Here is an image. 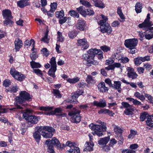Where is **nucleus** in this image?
<instances>
[{"label":"nucleus","instance_id":"26","mask_svg":"<svg viewBox=\"0 0 153 153\" xmlns=\"http://www.w3.org/2000/svg\"><path fill=\"white\" fill-rule=\"evenodd\" d=\"M39 129H40V130L44 129L48 132H51L52 133L54 132L55 131V130L54 128L50 126H40Z\"/></svg>","mask_w":153,"mask_h":153},{"label":"nucleus","instance_id":"64","mask_svg":"<svg viewBox=\"0 0 153 153\" xmlns=\"http://www.w3.org/2000/svg\"><path fill=\"white\" fill-rule=\"evenodd\" d=\"M117 143V141L115 139H112L110 140L109 145L110 146H113L115 144H116Z\"/></svg>","mask_w":153,"mask_h":153},{"label":"nucleus","instance_id":"8","mask_svg":"<svg viewBox=\"0 0 153 153\" xmlns=\"http://www.w3.org/2000/svg\"><path fill=\"white\" fill-rule=\"evenodd\" d=\"M121 104L123 108H126L124 113L127 115H132L134 110V106L126 102H122Z\"/></svg>","mask_w":153,"mask_h":153},{"label":"nucleus","instance_id":"53","mask_svg":"<svg viewBox=\"0 0 153 153\" xmlns=\"http://www.w3.org/2000/svg\"><path fill=\"white\" fill-rule=\"evenodd\" d=\"M94 12L93 10H91L90 9H88L86 10V14L85 17L87 15L92 16L94 14Z\"/></svg>","mask_w":153,"mask_h":153},{"label":"nucleus","instance_id":"32","mask_svg":"<svg viewBox=\"0 0 153 153\" xmlns=\"http://www.w3.org/2000/svg\"><path fill=\"white\" fill-rule=\"evenodd\" d=\"M117 13L121 19H122V20H120V21L121 22H123V20L125 19V17L124 16V15L122 11V10L120 7H118L117 8Z\"/></svg>","mask_w":153,"mask_h":153},{"label":"nucleus","instance_id":"13","mask_svg":"<svg viewBox=\"0 0 153 153\" xmlns=\"http://www.w3.org/2000/svg\"><path fill=\"white\" fill-rule=\"evenodd\" d=\"M77 28L81 31H85L87 29L86 22L82 19L78 20L76 25Z\"/></svg>","mask_w":153,"mask_h":153},{"label":"nucleus","instance_id":"7","mask_svg":"<svg viewBox=\"0 0 153 153\" xmlns=\"http://www.w3.org/2000/svg\"><path fill=\"white\" fill-rule=\"evenodd\" d=\"M2 15L4 18L5 20L4 21V25H7L12 24V22L11 19L12 18L11 13L10 10H5L2 11Z\"/></svg>","mask_w":153,"mask_h":153},{"label":"nucleus","instance_id":"6","mask_svg":"<svg viewBox=\"0 0 153 153\" xmlns=\"http://www.w3.org/2000/svg\"><path fill=\"white\" fill-rule=\"evenodd\" d=\"M80 112V110L76 109L69 112L68 115L72 117L71 120L72 122L78 123L81 121V117L79 114Z\"/></svg>","mask_w":153,"mask_h":153},{"label":"nucleus","instance_id":"57","mask_svg":"<svg viewBox=\"0 0 153 153\" xmlns=\"http://www.w3.org/2000/svg\"><path fill=\"white\" fill-rule=\"evenodd\" d=\"M76 145L75 143L72 142L71 141H68L65 144L66 146H69L71 148L74 147Z\"/></svg>","mask_w":153,"mask_h":153},{"label":"nucleus","instance_id":"63","mask_svg":"<svg viewBox=\"0 0 153 153\" xmlns=\"http://www.w3.org/2000/svg\"><path fill=\"white\" fill-rule=\"evenodd\" d=\"M76 34L74 32H70L68 34L69 37L71 38H74L76 36Z\"/></svg>","mask_w":153,"mask_h":153},{"label":"nucleus","instance_id":"54","mask_svg":"<svg viewBox=\"0 0 153 153\" xmlns=\"http://www.w3.org/2000/svg\"><path fill=\"white\" fill-rule=\"evenodd\" d=\"M138 36L139 37V39L141 41H142L145 38V34H144L142 31H139L138 32Z\"/></svg>","mask_w":153,"mask_h":153},{"label":"nucleus","instance_id":"62","mask_svg":"<svg viewBox=\"0 0 153 153\" xmlns=\"http://www.w3.org/2000/svg\"><path fill=\"white\" fill-rule=\"evenodd\" d=\"M114 62V61L112 58H110L106 60L105 64L107 65H109L113 63Z\"/></svg>","mask_w":153,"mask_h":153},{"label":"nucleus","instance_id":"40","mask_svg":"<svg viewBox=\"0 0 153 153\" xmlns=\"http://www.w3.org/2000/svg\"><path fill=\"white\" fill-rule=\"evenodd\" d=\"M50 63L51 66V67L54 68L56 67V58L55 57H53L51 58L50 61Z\"/></svg>","mask_w":153,"mask_h":153},{"label":"nucleus","instance_id":"60","mask_svg":"<svg viewBox=\"0 0 153 153\" xmlns=\"http://www.w3.org/2000/svg\"><path fill=\"white\" fill-rule=\"evenodd\" d=\"M120 62L123 63H126L129 61V59L126 57H122L121 58Z\"/></svg>","mask_w":153,"mask_h":153},{"label":"nucleus","instance_id":"11","mask_svg":"<svg viewBox=\"0 0 153 153\" xmlns=\"http://www.w3.org/2000/svg\"><path fill=\"white\" fill-rule=\"evenodd\" d=\"M77 43L78 46L82 47V49L83 50L87 49L89 46V44L85 38L78 39Z\"/></svg>","mask_w":153,"mask_h":153},{"label":"nucleus","instance_id":"17","mask_svg":"<svg viewBox=\"0 0 153 153\" xmlns=\"http://www.w3.org/2000/svg\"><path fill=\"white\" fill-rule=\"evenodd\" d=\"M40 127L38 126L36 127L37 129L36 131L33 134V137L36 142L39 143L41 138L40 133H42V130H40L39 129Z\"/></svg>","mask_w":153,"mask_h":153},{"label":"nucleus","instance_id":"50","mask_svg":"<svg viewBox=\"0 0 153 153\" xmlns=\"http://www.w3.org/2000/svg\"><path fill=\"white\" fill-rule=\"evenodd\" d=\"M57 4L56 3H51V9L50 10V12L53 13L56 10L57 8Z\"/></svg>","mask_w":153,"mask_h":153},{"label":"nucleus","instance_id":"19","mask_svg":"<svg viewBox=\"0 0 153 153\" xmlns=\"http://www.w3.org/2000/svg\"><path fill=\"white\" fill-rule=\"evenodd\" d=\"M23 43L21 40L19 38L16 39L15 41V48L13 50H15L16 52L19 51V49L22 46Z\"/></svg>","mask_w":153,"mask_h":153},{"label":"nucleus","instance_id":"29","mask_svg":"<svg viewBox=\"0 0 153 153\" xmlns=\"http://www.w3.org/2000/svg\"><path fill=\"white\" fill-rule=\"evenodd\" d=\"M146 122L147 125L151 127H153V115L149 116Z\"/></svg>","mask_w":153,"mask_h":153},{"label":"nucleus","instance_id":"5","mask_svg":"<svg viewBox=\"0 0 153 153\" xmlns=\"http://www.w3.org/2000/svg\"><path fill=\"white\" fill-rule=\"evenodd\" d=\"M53 107H41L39 108L40 110L43 111L45 112V114L50 115L55 114L56 113H60L61 111L62 110L60 108H56L54 110H53Z\"/></svg>","mask_w":153,"mask_h":153},{"label":"nucleus","instance_id":"2","mask_svg":"<svg viewBox=\"0 0 153 153\" xmlns=\"http://www.w3.org/2000/svg\"><path fill=\"white\" fill-rule=\"evenodd\" d=\"M137 39L134 38L125 40L124 44L125 46L129 49L128 52L132 54H134L137 51L135 47L137 45Z\"/></svg>","mask_w":153,"mask_h":153},{"label":"nucleus","instance_id":"3","mask_svg":"<svg viewBox=\"0 0 153 153\" xmlns=\"http://www.w3.org/2000/svg\"><path fill=\"white\" fill-rule=\"evenodd\" d=\"M89 127L92 130L94 131L92 133L93 134L97 135L99 137H101L103 134L102 131H106L107 129V127L105 125L102 126L100 125L94 124L93 123L89 125Z\"/></svg>","mask_w":153,"mask_h":153},{"label":"nucleus","instance_id":"45","mask_svg":"<svg viewBox=\"0 0 153 153\" xmlns=\"http://www.w3.org/2000/svg\"><path fill=\"white\" fill-rule=\"evenodd\" d=\"M142 57L138 56L137 57L134 58V64L137 65H140L143 62Z\"/></svg>","mask_w":153,"mask_h":153},{"label":"nucleus","instance_id":"27","mask_svg":"<svg viewBox=\"0 0 153 153\" xmlns=\"http://www.w3.org/2000/svg\"><path fill=\"white\" fill-rule=\"evenodd\" d=\"M44 129L42 130V136L46 138H51L53 136V134L51 132L44 131Z\"/></svg>","mask_w":153,"mask_h":153},{"label":"nucleus","instance_id":"49","mask_svg":"<svg viewBox=\"0 0 153 153\" xmlns=\"http://www.w3.org/2000/svg\"><path fill=\"white\" fill-rule=\"evenodd\" d=\"M46 145L48 147L47 149L48 152H50V153H54V151L53 145L50 144V143H49V145Z\"/></svg>","mask_w":153,"mask_h":153},{"label":"nucleus","instance_id":"30","mask_svg":"<svg viewBox=\"0 0 153 153\" xmlns=\"http://www.w3.org/2000/svg\"><path fill=\"white\" fill-rule=\"evenodd\" d=\"M56 70V68L55 67H51V68L48 71V74L54 78L56 77L55 75V72Z\"/></svg>","mask_w":153,"mask_h":153},{"label":"nucleus","instance_id":"34","mask_svg":"<svg viewBox=\"0 0 153 153\" xmlns=\"http://www.w3.org/2000/svg\"><path fill=\"white\" fill-rule=\"evenodd\" d=\"M135 10L137 13H140L141 12L142 8V4L140 2H138L136 4L135 6Z\"/></svg>","mask_w":153,"mask_h":153},{"label":"nucleus","instance_id":"39","mask_svg":"<svg viewBox=\"0 0 153 153\" xmlns=\"http://www.w3.org/2000/svg\"><path fill=\"white\" fill-rule=\"evenodd\" d=\"M69 13L70 16L73 17H76V18L79 17V16L78 13L74 10H70L69 12Z\"/></svg>","mask_w":153,"mask_h":153},{"label":"nucleus","instance_id":"9","mask_svg":"<svg viewBox=\"0 0 153 153\" xmlns=\"http://www.w3.org/2000/svg\"><path fill=\"white\" fill-rule=\"evenodd\" d=\"M10 73L12 76L17 80L22 81L25 78V76L23 74L18 72L14 68H11Z\"/></svg>","mask_w":153,"mask_h":153},{"label":"nucleus","instance_id":"43","mask_svg":"<svg viewBox=\"0 0 153 153\" xmlns=\"http://www.w3.org/2000/svg\"><path fill=\"white\" fill-rule=\"evenodd\" d=\"M30 64L31 68H40L41 66V65L39 63L33 61L31 62Z\"/></svg>","mask_w":153,"mask_h":153},{"label":"nucleus","instance_id":"37","mask_svg":"<svg viewBox=\"0 0 153 153\" xmlns=\"http://www.w3.org/2000/svg\"><path fill=\"white\" fill-rule=\"evenodd\" d=\"M150 115H149L148 113L146 112H144L140 114V120L141 121H143L145 119L149 117Z\"/></svg>","mask_w":153,"mask_h":153},{"label":"nucleus","instance_id":"21","mask_svg":"<svg viewBox=\"0 0 153 153\" xmlns=\"http://www.w3.org/2000/svg\"><path fill=\"white\" fill-rule=\"evenodd\" d=\"M94 5L100 8H103L105 7V4L101 0H92Z\"/></svg>","mask_w":153,"mask_h":153},{"label":"nucleus","instance_id":"22","mask_svg":"<svg viewBox=\"0 0 153 153\" xmlns=\"http://www.w3.org/2000/svg\"><path fill=\"white\" fill-rule=\"evenodd\" d=\"M85 148L84 149V151H92L93 150V147L94 146V144L92 142H86L85 144Z\"/></svg>","mask_w":153,"mask_h":153},{"label":"nucleus","instance_id":"55","mask_svg":"<svg viewBox=\"0 0 153 153\" xmlns=\"http://www.w3.org/2000/svg\"><path fill=\"white\" fill-rule=\"evenodd\" d=\"M122 56L120 52L115 53L113 56V57H114L115 59L118 60L119 61L120 60L121 58H122Z\"/></svg>","mask_w":153,"mask_h":153},{"label":"nucleus","instance_id":"24","mask_svg":"<svg viewBox=\"0 0 153 153\" xmlns=\"http://www.w3.org/2000/svg\"><path fill=\"white\" fill-rule=\"evenodd\" d=\"M110 140V137H107L104 138H101L98 140V144L101 145L106 144Z\"/></svg>","mask_w":153,"mask_h":153},{"label":"nucleus","instance_id":"36","mask_svg":"<svg viewBox=\"0 0 153 153\" xmlns=\"http://www.w3.org/2000/svg\"><path fill=\"white\" fill-rule=\"evenodd\" d=\"M52 92L56 97L60 98L62 97V96L60 94L59 91L58 90L53 89Z\"/></svg>","mask_w":153,"mask_h":153},{"label":"nucleus","instance_id":"61","mask_svg":"<svg viewBox=\"0 0 153 153\" xmlns=\"http://www.w3.org/2000/svg\"><path fill=\"white\" fill-rule=\"evenodd\" d=\"M10 85V81L9 80L6 79L3 82V85L6 87L9 86Z\"/></svg>","mask_w":153,"mask_h":153},{"label":"nucleus","instance_id":"56","mask_svg":"<svg viewBox=\"0 0 153 153\" xmlns=\"http://www.w3.org/2000/svg\"><path fill=\"white\" fill-rule=\"evenodd\" d=\"M100 48L104 52H107L110 50V47L105 45L100 47Z\"/></svg>","mask_w":153,"mask_h":153},{"label":"nucleus","instance_id":"33","mask_svg":"<svg viewBox=\"0 0 153 153\" xmlns=\"http://www.w3.org/2000/svg\"><path fill=\"white\" fill-rule=\"evenodd\" d=\"M86 81L89 84H92L95 83V80L91 75H88L87 76Z\"/></svg>","mask_w":153,"mask_h":153},{"label":"nucleus","instance_id":"1","mask_svg":"<svg viewBox=\"0 0 153 153\" xmlns=\"http://www.w3.org/2000/svg\"><path fill=\"white\" fill-rule=\"evenodd\" d=\"M33 111L28 109H26L22 111V113L23 114L24 118L27 120L28 123H30L33 124H36L40 120L39 116H36L34 115H30V114L32 113Z\"/></svg>","mask_w":153,"mask_h":153},{"label":"nucleus","instance_id":"4","mask_svg":"<svg viewBox=\"0 0 153 153\" xmlns=\"http://www.w3.org/2000/svg\"><path fill=\"white\" fill-rule=\"evenodd\" d=\"M29 94L25 91H21L19 94V96L16 97L15 99L16 103L22 104V105L25 106L27 105L26 103H25V101L28 100L30 99Z\"/></svg>","mask_w":153,"mask_h":153},{"label":"nucleus","instance_id":"16","mask_svg":"<svg viewBox=\"0 0 153 153\" xmlns=\"http://www.w3.org/2000/svg\"><path fill=\"white\" fill-rule=\"evenodd\" d=\"M145 38L147 40H150L153 38V27H150L145 32Z\"/></svg>","mask_w":153,"mask_h":153},{"label":"nucleus","instance_id":"10","mask_svg":"<svg viewBox=\"0 0 153 153\" xmlns=\"http://www.w3.org/2000/svg\"><path fill=\"white\" fill-rule=\"evenodd\" d=\"M150 14H148L146 18L145 19L144 22L138 25V27L140 28H144L149 27L153 25V22L150 21Z\"/></svg>","mask_w":153,"mask_h":153},{"label":"nucleus","instance_id":"46","mask_svg":"<svg viewBox=\"0 0 153 153\" xmlns=\"http://www.w3.org/2000/svg\"><path fill=\"white\" fill-rule=\"evenodd\" d=\"M134 96L140 100H145V98L144 96L141 94L139 92H135L134 93Z\"/></svg>","mask_w":153,"mask_h":153},{"label":"nucleus","instance_id":"38","mask_svg":"<svg viewBox=\"0 0 153 153\" xmlns=\"http://www.w3.org/2000/svg\"><path fill=\"white\" fill-rule=\"evenodd\" d=\"M80 4L87 7H91L92 6V5L89 2L84 0H80Z\"/></svg>","mask_w":153,"mask_h":153},{"label":"nucleus","instance_id":"51","mask_svg":"<svg viewBox=\"0 0 153 153\" xmlns=\"http://www.w3.org/2000/svg\"><path fill=\"white\" fill-rule=\"evenodd\" d=\"M32 44L33 45H34L35 41L33 39H31L30 41L27 40L24 42L25 46H30Z\"/></svg>","mask_w":153,"mask_h":153},{"label":"nucleus","instance_id":"15","mask_svg":"<svg viewBox=\"0 0 153 153\" xmlns=\"http://www.w3.org/2000/svg\"><path fill=\"white\" fill-rule=\"evenodd\" d=\"M127 76L128 77L134 79L137 76V74L134 72V69L130 67H128L127 68Z\"/></svg>","mask_w":153,"mask_h":153},{"label":"nucleus","instance_id":"35","mask_svg":"<svg viewBox=\"0 0 153 153\" xmlns=\"http://www.w3.org/2000/svg\"><path fill=\"white\" fill-rule=\"evenodd\" d=\"M101 16L102 19L99 21V24L100 25H104V24L106 23V22L108 20V18L107 16L102 14L101 15Z\"/></svg>","mask_w":153,"mask_h":153},{"label":"nucleus","instance_id":"59","mask_svg":"<svg viewBox=\"0 0 153 153\" xmlns=\"http://www.w3.org/2000/svg\"><path fill=\"white\" fill-rule=\"evenodd\" d=\"M33 71L38 75L41 76L42 75V71L39 69H34L33 70Z\"/></svg>","mask_w":153,"mask_h":153},{"label":"nucleus","instance_id":"41","mask_svg":"<svg viewBox=\"0 0 153 153\" xmlns=\"http://www.w3.org/2000/svg\"><path fill=\"white\" fill-rule=\"evenodd\" d=\"M112 65L113 70L115 68H120L121 72L122 71V68L124 67L119 62H115Z\"/></svg>","mask_w":153,"mask_h":153},{"label":"nucleus","instance_id":"18","mask_svg":"<svg viewBox=\"0 0 153 153\" xmlns=\"http://www.w3.org/2000/svg\"><path fill=\"white\" fill-rule=\"evenodd\" d=\"M98 90L100 92H106L108 90V87L105 86V84L104 82L100 83L97 85Z\"/></svg>","mask_w":153,"mask_h":153},{"label":"nucleus","instance_id":"58","mask_svg":"<svg viewBox=\"0 0 153 153\" xmlns=\"http://www.w3.org/2000/svg\"><path fill=\"white\" fill-rule=\"evenodd\" d=\"M48 34L46 33L45 34L44 36L42 38L41 40L45 42L48 43L49 39L48 38Z\"/></svg>","mask_w":153,"mask_h":153},{"label":"nucleus","instance_id":"28","mask_svg":"<svg viewBox=\"0 0 153 153\" xmlns=\"http://www.w3.org/2000/svg\"><path fill=\"white\" fill-rule=\"evenodd\" d=\"M29 4V3L26 0L20 1L18 2L17 5L19 7L22 8Z\"/></svg>","mask_w":153,"mask_h":153},{"label":"nucleus","instance_id":"42","mask_svg":"<svg viewBox=\"0 0 153 153\" xmlns=\"http://www.w3.org/2000/svg\"><path fill=\"white\" fill-rule=\"evenodd\" d=\"M114 131L116 134H120L122 133L123 130L119 126L116 125H113V126Z\"/></svg>","mask_w":153,"mask_h":153},{"label":"nucleus","instance_id":"14","mask_svg":"<svg viewBox=\"0 0 153 153\" xmlns=\"http://www.w3.org/2000/svg\"><path fill=\"white\" fill-rule=\"evenodd\" d=\"M49 143L52 145H55L58 147H60L61 146L59 141L55 137H53L51 140L48 139L46 140L45 144L49 145Z\"/></svg>","mask_w":153,"mask_h":153},{"label":"nucleus","instance_id":"23","mask_svg":"<svg viewBox=\"0 0 153 153\" xmlns=\"http://www.w3.org/2000/svg\"><path fill=\"white\" fill-rule=\"evenodd\" d=\"M121 82L120 81H115L114 82L113 85L112 84V86L111 87H113L116 89H117L118 91L120 92L121 90Z\"/></svg>","mask_w":153,"mask_h":153},{"label":"nucleus","instance_id":"12","mask_svg":"<svg viewBox=\"0 0 153 153\" xmlns=\"http://www.w3.org/2000/svg\"><path fill=\"white\" fill-rule=\"evenodd\" d=\"M100 30L103 33H107L109 34L112 32V28L110 25L108 23L104 24V25H100Z\"/></svg>","mask_w":153,"mask_h":153},{"label":"nucleus","instance_id":"20","mask_svg":"<svg viewBox=\"0 0 153 153\" xmlns=\"http://www.w3.org/2000/svg\"><path fill=\"white\" fill-rule=\"evenodd\" d=\"M94 105L95 106L100 107H104L106 105V102L103 99H100L99 102L94 101L93 102Z\"/></svg>","mask_w":153,"mask_h":153},{"label":"nucleus","instance_id":"52","mask_svg":"<svg viewBox=\"0 0 153 153\" xmlns=\"http://www.w3.org/2000/svg\"><path fill=\"white\" fill-rule=\"evenodd\" d=\"M88 53L91 57V59H93L95 55L94 49L91 48L88 51Z\"/></svg>","mask_w":153,"mask_h":153},{"label":"nucleus","instance_id":"25","mask_svg":"<svg viewBox=\"0 0 153 153\" xmlns=\"http://www.w3.org/2000/svg\"><path fill=\"white\" fill-rule=\"evenodd\" d=\"M76 10L81 15L84 17H85L86 9L82 6H80L79 7L76 8Z\"/></svg>","mask_w":153,"mask_h":153},{"label":"nucleus","instance_id":"31","mask_svg":"<svg viewBox=\"0 0 153 153\" xmlns=\"http://www.w3.org/2000/svg\"><path fill=\"white\" fill-rule=\"evenodd\" d=\"M79 78L78 77H76L73 78H68L66 79L67 82L70 84H74L78 82L79 80Z\"/></svg>","mask_w":153,"mask_h":153},{"label":"nucleus","instance_id":"48","mask_svg":"<svg viewBox=\"0 0 153 153\" xmlns=\"http://www.w3.org/2000/svg\"><path fill=\"white\" fill-rule=\"evenodd\" d=\"M57 41L61 42H63L64 41V38L62 36V33L59 31L57 32Z\"/></svg>","mask_w":153,"mask_h":153},{"label":"nucleus","instance_id":"47","mask_svg":"<svg viewBox=\"0 0 153 153\" xmlns=\"http://www.w3.org/2000/svg\"><path fill=\"white\" fill-rule=\"evenodd\" d=\"M56 17L59 19L62 18L64 16V12L63 10L59 12H56L55 13Z\"/></svg>","mask_w":153,"mask_h":153},{"label":"nucleus","instance_id":"44","mask_svg":"<svg viewBox=\"0 0 153 153\" xmlns=\"http://www.w3.org/2000/svg\"><path fill=\"white\" fill-rule=\"evenodd\" d=\"M137 134V131L131 129L130 131V134L128 136V139H133L135 135Z\"/></svg>","mask_w":153,"mask_h":153}]
</instances>
